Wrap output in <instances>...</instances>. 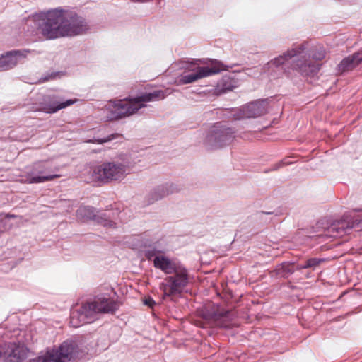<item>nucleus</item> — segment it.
<instances>
[{
	"instance_id": "nucleus-1",
	"label": "nucleus",
	"mask_w": 362,
	"mask_h": 362,
	"mask_svg": "<svg viewBox=\"0 0 362 362\" xmlns=\"http://www.w3.org/2000/svg\"><path fill=\"white\" fill-rule=\"evenodd\" d=\"M153 265L165 274H171L159 284V289L163 292L162 300H173L174 297L181 295L189 283L187 269L164 255L156 256Z\"/></svg>"
},
{
	"instance_id": "nucleus-2",
	"label": "nucleus",
	"mask_w": 362,
	"mask_h": 362,
	"mask_svg": "<svg viewBox=\"0 0 362 362\" xmlns=\"http://www.w3.org/2000/svg\"><path fill=\"white\" fill-rule=\"evenodd\" d=\"M38 27L47 39L72 36L83 33L82 25L70 26L65 12L62 9H52L40 14Z\"/></svg>"
},
{
	"instance_id": "nucleus-3",
	"label": "nucleus",
	"mask_w": 362,
	"mask_h": 362,
	"mask_svg": "<svg viewBox=\"0 0 362 362\" xmlns=\"http://www.w3.org/2000/svg\"><path fill=\"white\" fill-rule=\"evenodd\" d=\"M165 96L164 91L158 90L152 93H144L133 99L110 101L106 106L107 118L116 120L129 116L144 107L146 103L160 100L164 99Z\"/></svg>"
},
{
	"instance_id": "nucleus-4",
	"label": "nucleus",
	"mask_w": 362,
	"mask_h": 362,
	"mask_svg": "<svg viewBox=\"0 0 362 362\" xmlns=\"http://www.w3.org/2000/svg\"><path fill=\"white\" fill-rule=\"evenodd\" d=\"M180 69L182 71L175 81L177 86L192 83L202 78L216 74L223 69L221 63L216 60H211L207 62L201 61L182 62L180 65Z\"/></svg>"
},
{
	"instance_id": "nucleus-5",
	"label": "nucleus",
	"mask_w": 362,
	"mask_h": 362,
	"mask_svg": "<svg viewBox=\"0 0 362 362\" xmlns=\"http://www.w3.org/2000/svg\"><path fill=\"white\" fill-rule=\"evenodd\" d=\"M76 349L74 342L65 341L58 348L47 350L44 355L37 358L36 362H69L73 358Z\"/></svg>"
},
{
	"instance_id": "nucleus-6",
	"label": "nucleus",
	"mask_w": 362,
	"mask_h": 362,
	"mask_svg": "<svg viewBox=\"0 0 362 362\" xmlns=\"http://www.w3.org/2000/svg\"><path fill=\"white\" fill-rule=\"evenodd\" d=\"M26 356V350L23 346L15 343L0 345L1 362H22Z\"/></svg>"
},
{
	"instance_id": "nucleus-7",
	"label": "nucleus",
	"mask_w": 362,
	"mask_h": 362,
	"mask_svg": "<svg viewBox=\"0 0 362 362\" xmlns=\"http://www.w3.org/2000/svg\"><path fill=\"white\" fill-rule=\"evenodd\" d=\"M268 112V104L265 100H256L241 107L237 115L238 119L257 118Z\"/></svg>"
},
{
	"instance_id": "nucleus-8",
	"label": "nucleus",
	"mask_w": 362,
	"mask_h": 362,
	"mask_svg": "<svg viewBox=\"0 0 362 362\" xmlns=\"http://www.w3.org/2000/svg\"><path fill=\"white\" fill-rule=\"evenodd\" d=\"M90 310L89 301L76 303L72 308L70 315V325L73 327H79L88 322Z\"/></svg>"
},
{
	"instance_id": "nucleus-9",
	"label": "nucleus",
	"mask_w": 362,
	"mask_h": 362,
	"mask_svg": "<svg viewBox=\"0 0 362 362\" xmlns=\"http://www.w3.org/2000/svg\"><path fill=\"white\" fill-rule=\"evenodd\" d=\"M119 305L114 299L106 296H97L92 301V311L98 313L113 314L118 310Z\"/></svg>"
},
{
	"instance_id": "nucleus-10",
	"label": "nucleus",
	"mask_w": 362,
	"mask_h": 362,
	"mask_svg": "<svg viewBox=\"0 0 362 362\" xmlns=\"http://www.w3.org/2000/svg\"><path fill=\"white\" fill-rule=\"evenodd\" d=\"M233 313L231 311L218 309L212 314L211 323L219 327H230L233 325Z\"/></svg>"
},
{
	"instance_id": "nucleus-11",
	"label": "nucleus",
	"mask_w": 362,
	"mask_h": 362,
	"mask_svg": "<svg viewBox=\"0 0 362 362\" xmlns=\"http://www.w3.org/2000/svg\"><path fill=\"white\" fill-rule=\"evenodd\" d=\"M124 173V168L115 163H105L101 165L98 170V173L104 179H119Z\"/></svg>"
},
{
	"instance_id": "nucleus-12",
	"label": "nucleus",
	"mask_w": 362,
	"mask_h": 362,
	"mask_svg": "<svg viewBox=\"0 0 362 362\" xmlns=\"http://www.w3.org/2000/svg\"><path fill=\"white\" fill-rule=\"evenodd\" d=\"M228 136V129L219 126H214L209 130L206 139L211 144H221L227 140Z\"/></svg>"
},
{
	"instance_id": "nucleus-13",
	"label": "nucleus",
	"mask_w": 362,
	"mask_h": 362,
	"mask_svg": "<svg viewBox=\"0 0 362 362\" xmlns=\"http://www.w3.org/2000/svg\"><path fill=\"white\" fill-rule=\"evenodd\" d=\"M362 62V54L356 53L344 59L339 64V69L341 71H348L357 66Z\"/></svg>"
},
{
	"instance_id": "nucleus-14",
	"label": "nucleus",
	"mask_w": 362,
	"mask_h": 362,
	"mask_svg": "<svg viewBox=\"0 0 362 362\" xmlns=\"http://www.w3.org/2000/svg\"><path fill=\"white\" fill-rule=\"evenodd\" d=\"M20 54L15 52H9L0 57V69H5L12 67L16 64Z\"/></svg>"
},
{
	"instance_id": "nucleus-15",
	"label": "nucleus",
	"mask_w": 362,
	"mask_h": 362,
	"mask_svg": "<svg viewBox=\"0 0 362 362\" xmlns=\"http://www.w3.org/2000/svg\"><path fill=\"white\" fill-rule=\"evenodd\" d=\"M302 46H298L296 48H293L291 49L288 50L286 53L282 55H280L275 58L272 62L279 66L284 64L286 61L291 59L292 57L297 56L300 54L302 51Z\"/></svg>"
},
{
	"instance_id": "nucleus-16",
	"label": "nucleus",
	"mask_w": 362,
	"mask_h": 362,
	"mask_svg": "<svg viewBox=\"0 0 362 362\" xmlns=\"http://www.w3.org/2000/svg\"><path fill=\"white\" fill-rule=\"evenodd\" d=\"M294 270L293 264L284 262L277 265L274 272L280 277L287 278L294 272Z\"/></svg>"
},
{
	"instance_id": "nucleus-17",
	"label": "nucleus",
	"mask_w": 362,
	"mask_h": 362,
	"mask_svg": "<svg viewBox=\"0 0 362 362\" xmlns=\"http://www.w3.org/2000/svg\"><path fill=\"white\" fill-rule=\"evenodd\" d=\"M75 102H76V100H67L62 103H57L56 104H53L47 108L46 112L48 113L56 112L57 111H58L59 110L66 108V107L73 105L74 103H75Z\"/></svg>"
},
{
	"instance_id": "nucleus-18",
	"label": "nucleus",
	"mask_w": 362,
	"mask_h": 362,
	"mask_svg": "<svg viewBox=\"0 0 362 362\" xmlns=\"http://www.w3.org/2000/svg\"><path fill=\"white\" fill-rule=\"evenodd\" d=\"M324 262V259H317V258H310L308 260H306L305 264L303 265H299L298 267V269H308V268H315L317 267L321 262Z\"/></svg>"
},
{
	"instance_id": "nucleus-19",
	"label": "nucleus",
	"mask_w": 362,
	"mask_h": 362,
	"mask_svg": "<svg viewBox=\"0 0 362 362\" xmlns=\"http://www.w3.org/2000/svg\"><path fill=\"white\" fill-rule=\"evenodd\" d=\"M223 90H232L238 86V82L229 78H225L223 81Z\"/></svg>"
},
{
	"instance_id": "nucleus-20",
	"label": "nucleus",
	"mask_w": 362,
	"mask_h": 362,
	"mask_svg": "<svg viewBox=\"0 0 362 362\" xmlns=\"http://www.w3.org/2000/svg\"><path fill=\"white\" fill-rule=\"evenodd\" d=\"M113 137L114 136L112 135L105 136L103 138L95 137L94 139H92V144L93 143V144H104V143L111 141L112 139H113Z\"/></svg>"
},
{
	"instance_id": "nucleus-21",
	"label": "nucleus",
	"mask_w": 362,
	"mask_h": 362,
	"mask_svg": "<svg viewBox=\"0 0 362 362\" xmlns=\"http://www.w3.org/2000/svg\"><path fill=\"white\" fill-rule=\"evenodd\" d=\"M144 304L153 308L156 305V302L151 297L148 296L144 299Z\"/></svg>"
},
{
	"instance_id": "nucleus-22",
	"label": "nucleus",
	"mask_w": 362,
	"mask_h": 362,
	"mask_svg": "<svg viewBox=\"0 0 362 362\" xmlns=\"http://www.w3.org/2000/svg\"><path fill=\"white\" fill-rule=\"evenodd\" d=\"M103 225L105 226H112V221L105 220L104 223H103Z\"/></svg>"
},
{
	"instance_id": "nucleus-23",
	"label": "nucleus",
	"mask_w": 362,
	"mask_h": 362,
	"mask_svg": "<svg viewBox=\"0 0 362 362\" xmlns=\"http://www.w3.org/2000/svg\"><path fill=\"white\" fill-rule=\"evenodd\" d=\"M57 177V176L56 175H52V176H50L49 177H46V179L52 180V179H55Z\"/></svg>"
},
{
	"instance_id": "nucleus-24",
	"label": "nucleus",
	"mask_w": 362,
	"mask_h": 362,
	"mask_svg": "<svg viewBox=\"0 0 362 362\" xmlns=\"http://www.w3.org/2000/svg\"><path fill=\"white\" fill-rule=\"evenodd\" d=\"M301 71L303 73H305L306 74H308V72L307 71L305 67L301 68Z\"/></svg>"
},
{
	"instance_id": "nucleus-25",
	"label": "nucleus",
	"mask_w": 362,
	"mask_h": 362,
	"mask_svg": "<svg viewBox=\"0 0 362 362\" xmlns=\"http://www.w3.org/2000/svg\"><path fill=\"white\" fill-rule=\"evenodd\" d=\"M95 216L93 215V216H92V221H95Z\"/></svg>"
}]
</instances>
